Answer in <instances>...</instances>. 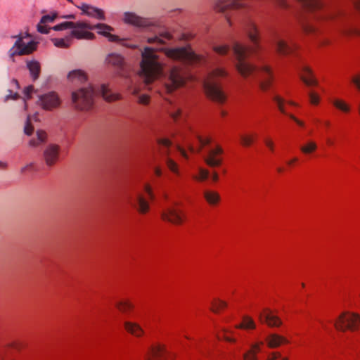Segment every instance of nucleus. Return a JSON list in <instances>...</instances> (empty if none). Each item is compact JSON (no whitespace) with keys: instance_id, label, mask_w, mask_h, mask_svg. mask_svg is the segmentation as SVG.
Listing matches in <instances>:
<instances>
[{"instance_id":"3c124183","label":"nucleus","mask_w":360,"mask_h":360,"mask_svg":"<svg viewBox=\"0 0 360 360\" xmlns=\"http://www.w3.org/2000/svg\"><path fill=\"white\" fill-rule=\"evenodd\" d=\"M144 190L147 193L148 195V198L150 199V200H154L155 198V195L153 193V191H152V188L150 187V185L148 184H146L145 186H144Z\"/></svg>"},{"instance_id":"052dcab7","label":"nucleus","mask_w":360,"mask_h":360,"mask_svg":"<svg viewBox=\"0 0 360 360\" xmlns=\"http://www.w3.org/2000/svg\"><path fill=\"white\" fill-rule=\"evenodd\" d=\"M32 165H33L32 163H30V164L25 165V167H22L20 169L21 173H24L28 168L32 167Z\"/></svg>"},{"instance_id":"79ce46f5","label":"nucleus","mask_w":360,"mask_h":360,"mask_svg":"<svg viewBox=\"0 0 360 360\" xmlns=\"http://www.w3.org/2000/svg\"><path fill=\"white\" fill-rule=\"evenodd\" d=\"M34 131V127L31 124V120L30 116L27 117L25 127H24V132L26 135L30 136Z\"/></svg>"},{"instance_id":"338daca9","label":"nucleus","mask_w":360,"mask_h":360,"mask_svg":"<svg viewBox=\"0 0 360 360\" xmlns=\"http://www.w3.org/2000/svg\"><path fill=\"white\" fill-rule=\"evenodd\" d=\"M188 148L191 150V152H192V153L195 152V148L191 144L188 145Z\"/></svg>"},{"instance_id":"7c9ffc66","label":"nucleus","mask_w":360,"mask_h":360,"mask_svg":"<svg viewBox=\"0 0 360 360\" xmlns=\"http://www.w3.org/2000/svg\"><path fill=\"white\" fill-rule=\"evenodd\" d=\"M172 39V36L168 32H163L160 34L159 36H154L151 37H148L147 39V42L148 44H165V40H169Z\"/></svg>"},{"instance_id":"423d86ee","label":"nucleus","mask_w":360,"mask_h":360,"mask_svg":"<svg viewBox=\"0 0 360 360\" xmlns=\"http://www.w3.org/2000/svg\"><path fill=\"white\" fill-rule=\"evenodd\" d=\"M96 95V90L91 84L72 92L71 98L75 108L84 112L91 110L94 106Z\"/></svg>"},{"instance_id":"de8ad7c7","label":"nucleus","mask_w":360,"mask_h":360,"mask_svg":"<svg viewBox=\"0 0 360 360\" xmlns=\"http://www.w3.org/2000/svg\"><path fill=\"white\" fill-rule=\"evenodd\" d=\"M181 113V110L179 107H174L173 110L170 111V115L174 120L176 121Z\"/></svg>"},{"instance_id":"7ed1b4c3","label":"nucleus","mask_w":360,"mask_h":360,"mask_svg":"<svg viewBox=\"0 0 360 360\" xmlns=\"http://www.w3.org/2000/svg\"><path fill=\"white\" fill-rule=\"evenodd\" d=\"M141 57L139 74L144 82L148 84L161 74L162 65L153 48H144Z\"/></svg>"},{"instance_id":"2eb2a0df","label":"nucleus","mask_w":360,"mask_h":360,"mask_svg":"<svg viewBox=\"0 0 360 360\" xmlns=\"http://www.w3.org/2000/svg\"><path fill=\"white\" fill-rule=\"evenodd\" d=\"M77 8L82 11L83 15L95 18L98 20H105V12L101 8L95 7L94 6L85 3H82L81 4V5L77 6Z\"/></svg>"},{"instance_id":"4d7b16f0","label":"nucleus","mask_w":360,"mask_h":360,"mask_svg":"<svg viewBox=\"0 0 360 360\" xmlns=\"http://www.w3.org/2000/svg\"><path fill=\"white\" fill-rule=\"evenodd\" d=\"M264 142H265L266 146L269 148V150L271 151H274V143H273V141L269 140V139H266L264 141Z\"/></svg>"},{"instance_id":"49530a36","label":"nucleus","mask_w":360,"mask_h":360,"mask_svg":"<svg viewBox=\"0 0 360 360\" xmlns=\"http://www.w3.org/2000/svg\"><path fill=\"white\" fill-rule=\"evenodd\" d=\"M278 359H281V360H288L286 357H281V355L279 352H273L270 354L267 358L266 360H276Z\"/></svg>"},{"instance_id":"774afa93","label":"nucleus","mask_w":360,"mask_h":360,"mask_svg":"<svg viewBox=\"0 0 360 360\" xmlns=\"http://www.w3.org/2000/svg\"><path fill=\"white\" fill-rule=\"evenodd\" d=\"M64 18H69V19H73V18H75V15H68L65 16Z\"/></svg>"},{"instance_id":"72a5a7b5","label":"nucleus","mask_w":360,"mask_h":360,"mask_svg":"<svg viewBox=\"0 0 360 360\" xmlns=\"http://www.w3.org/2000/svg\"><path fill=\"white\" fill-rule=\"evenodd\" d=\"M236 328L245 330L255 329L256 328V324L251 317L248 316H244L243 317L242 323L236 325Z\"/></svg>"},{"instance_id":"c756f323","label":"nucleus","mask_w":360,"mask_h":360,"mask_svg":"<svg viewBox=\"0 0 360 360\" xmlns=\"http://www.w3.org/2000/svg\"><path fill=\"white\" fill-rule=\"evenodd\" d=\"M166 353V349L164 345H157L153 347L150 351V356H147L146 360H159L158 358L161 357Z\"/></svg>"},{"instance_id":"e433bc0d","label":"nucleus","mask_w":360,"mask_h":360,"mask_svg":"<svg viewBox=\"0 0 360 360\" xmlns=\"http://www.w3.org/2000/svg\"><path fill=\"white\" fill-rule=\"evenodd\" d=\"M331 103L336 108L344 112H349L350 111L349 105L342 100L333 99L331 100Z\"/></svg>"},{"instance_id":"69168bd1","label":"nucleus","mask_w":360,"mask_h":360,"mask_svg":"<svg viewBox=\"0 0 360 360\" xmlns=\"http://www.w3.org/2000/svg\"><path fill=\"white\" fill-rule=\"evenodd\" d=\"M297 160V159L296 158H293L292 160H290L288 162V164L289 165H291L292 163H294L295 162H296Z\"/></svg>"},{"instance_id":"412c9836","label":"nucleus","mask_w":360,"mask_h":360,"mask_svg":"<svg viewBox=\"0 0 360 360\" xmlns=\"http://www.w3.org/2000/svg\"><path fill=\"white\" fill-rule=\"evenodd\" d=\"M131 205L141 214L147 213L150 209L148 201L141 194L136 195Z\"/></svg>"},{"instance_id":"20e7f679","label":"nucleus","mask_w":360,"mask_h":360,"mask_svg":"<svg viewBox=\"0 0 360 360\" xmlns=\"http://www.w3.org/2000/svg\"><path fill=\"white\" fill-rule=\"evenodd\" d=\"M228 75V72L224 68L216 67L209 72L203 82V86L207 96L214 102L220 104L225 102L226 96L217 79L226 77Z\"/></svg>"},{"instance_id":"6e6552de","label":"nucleus","mask_w":360,"mask_h":360,"mask_svg":"<svg viewBox=\"0 0 360 360\" xmlns=\"http://www.w3.org/2000/svg\"><path fill=\"white\" fill-rule=\"evenodd\" d=\"M335 328L340 331L354 332L360 327V314L351 311H344L340 314L334 323Z\"/></svg>"},{"instance_id":"dca6fc26","label":"nucleus","mask_w":360,"mask_h":360,"mask_svg":"<svg viewBox=\"0 0 360 360\" xmlns=\"http://www.w3.org/2000/svg\"><path fill=\"white\" fill-rule=\"evenodd\" d=\"M258 317L262 323H265L268 326L271 328L279 327L283 323L281 319L276 315H274L269 309H264L262 312L258 314Z\"/></svg>"},{"instance_id":"5fc2aeb1","label":"nucleus","mask_w":360,"mask_h":360,"mask_svg":"<svg viewBox=\"0 0 360 360\" xmlns=\"http://www.w3.org/2000/svg\"><path fill=\"white\" fill-rule=\"evenodd\" d=\"M34 91V86L32 85L28 86L24 90V94L27 98H30L31 97V94Z\"/></svg>"},{"instance_id":"58836bf2","label":"nucleus","mask_w":360,"mask_h":360,"mask_svg":"<svg viewBox=\"0 0 360 360\" xmlns=\"http://www.w3.org/2000/svg\"><path fill=\"white\" fill-rule=\"evenodd\" d=\"M212 49L217 54L224 56L229 52V46L228 45L214 46Z\"/></svg>"},{"instance_id":"1a4fd4ad","label":"nucleus","mask_w":360,"mask_h":360,"mask_svg":"<svg viewBox=\"0 0 360 360\" xmlns=\"http://www.w3.org/2000/svg\"><path fill=\"white\" fill-rule=\"evenodd\" d=\"M158 143L159 145V153L163 162L169 170L176 174H179V171L178 165L170 158L172 146L171 141L167 139H158Z\"/></svg>"},{"instance_id":"a18cd8bd","label":"nucleus","mask_w":360,"mask_h":360,"mask_svg":"<svg viewBox=\"0 0 360 360\" xmlns=\"http://www.w3.org/2000/svg\"><path fill=\"white\" fill-rule=\"evenodd\" d=\"M197 138H198V140L200 144V146L199 147V148L197 150V153H199L200 152V150H202V148L206 145H208L211 142V140L210 139L207 138V139H203L202 137L197 135Z\"/></svg>"},{"instance_id":"864d4df0","label":"nucleus","mask_w":360,"mask_h":360,"mask_svg":"<svg viewBox=\"0 0 360 360\" xmlns=\"http://www.w3.org/2000/svg\"><path fill=\"white\" fill-rule=\"evenodd\" d=\"M352 82L360 91V74L354 76V77H352Z\"/></svg>"},{"instance_id":"39448f33","label":"nucleus","mask_w":360,"mask_h":360,"mask_svg":"<svg viewBox=\"0 0 360 360\" xmlns=\"http://www.w3.org/2000/svg\"><path fill=\"white\" fill-rule=\"evenodd\" d=\"M162 50L167 58L185 64L197 65L207 62V58L205 56L196 54L190 46L163 49Z\"/></svg>"},{"instance_id":"393cba45","label":"nucleus","mask_w":360,"mask_h":360,"mask_svg":"<svg viewBox=\"0 0 360 360\" xmlns=\"http://www.w3.org/2000/svg\"><path fill=\"white\" fill-rule=\"evenodd\" d=\"M68 79L71 82L83 83L87 80L86 72L80 69L73 70L68 74Z\"/></svg>"},{"instance_id":"cd10ccee","label":"nucleus","mask_w":360,"mask_h":360,"mask_svg":"<svg viewBox=\"0 0 360 360\" xmlns=\"http://www.w3.org/2000/svg\"><path fill=\"white\" fill-rule=\"evenodd\" d=\"M302 71L304 72V75H301L300 78L306 85H317L318 82L316 79H314L312 71L309 67L303 66L302 68Z\"/></svg>"},{"instance_id":"f3484780","label":"nucleus","mask_w":360,"mask_h":360,"mask_svg":"<svg viewBox=\"0 0 360 360\" xmlns=\"http://www.w3.org/2000/svg\"><path fill=\"white\" fill-rule=\"evenodd\" d=\"M354 6L360 12V0H354ZM340 32L345 36H360V23L349 22L340 28Z\"/></svg>"},{"instance_id":"603ef678","label":"nucleus","mask_w":360,"mask_h":360,"mask_svg":"<svg viewBox=\"0 0 360 360\" xmlns=\"http://www.w3.org/2000/svg\"><path fill=\"white\" fill-rule=\"evenodd\" d=\"M9 94L5 96V101H7L9 99L16 100L19 98V95L18 93L13 94L11 90H8Z\"/></svg>"},{"instance_id":"6e6d98bb","label":"nucleus","mask_w":360,"mask_h":360,"mask_svg":"<svg viewBox=\"0 0 360 360\" xmlns=\"http://www.w3.org/2000/svg\"><path fill=\"white\" fill-rule=\"evenodd\" d=\"M119 41H121V39H120ZM122 44L123 46H124L129 47V48H131V49H136V48H137V47H138V46H137V45L134 44H131V43H129V42L128 41H127V40H123V39H122Z\"/></svg>"},{"instance_id":"680f3d73","label":"nucleus","mask_w":360,"mask_h":360,"mask_svg":"<svg viewBox=\"0 0 360 360\" xmlns=\"http://www.w3.org/2000/svg\"><path fill=\"white\" fill-rule=\"evenodd\" d=\"M212 179L214 181H217L219 179L218 174L216 172L212 173Z\"/></svg>"},{"instance_id":"0e129e2a","label":"nucleus","mask_w":360,"mask_h":360,"mask_svg":"<svg viewBox=\"0 0 360 360\" xmlns=\"http://www.w3.org/2000/svg\"><path fill=\"white\" fill-rule=\"evenodd\" d=\"M155 173L157 176H160L162 175V171L160 168L157 167L155 169Z\"/></svg>"},{"instance_id":"ddd939ff","label":"nucleus","mask_w":360,"mask_h":360,"mask_svg":"<svg viewBox=\"0 0 360 360\" xmlns=\"http://www.w3.org/2000/svg\"><path fill=\"white\" fill-rule=\"evenodd\" d=\"M81 22L89 25L91 27V28H84V30L89 32V30L97 29L98 34L107 37L109 41H118L120 40V38L118 36L110 34V32L113 31V28L107 24L97 23L96 25H92L90 23L85 22V21H81Z\"/></svg>"},{"instance_id":"c9c22d12","label":"nucleus","mask_w":360,"mask_h":360,"mask_svg":"<svg viewBox=\"0 0 360 360\" xmlns=\"http://www.w3.org/2000/svg\"><path fill=\"white\" fill-rule=\"evenodd\" d=\"M116 307L122 313H128L131 309H133V304L128 301H119L115 303Z\"/></svg>"},{"instance_id":"f8f14e48","label":"nucleus","mask_w":360,"mask_h":360,"mask_svg":"<svg viewBox=\"0 0 360 360\" xmlns=\"http://www.w3.org/2000/svg\"><path fill=\"white\" fill-rule=\"evenodd\" d=\"M39 105L46 110H53L60 107L61 101L57 93L50 91L39 96Z\"/></svg>"},{"instance_id":"473e14b6","label":"nucleus","mask_w":360,"mask_h":360,"mask_svg":"<svg viewBox=\"0 0 360 360\" xmlns=\"http://www.w3.org/2000/svg\"><path fill=\"white\" fill-rule=\"evenodd\" d=\"M262 345L263 342L253 345L252 348L243 355L244 360H257V352L260 351V346Z\"/></svg>"},{"instance_id":"c85d7f7f","label":"nucleus","mask_w":360,"mask_h":360,"mask_svg":"<svg viewBox=\"0 0 360 360\" xmlns=\"http://www.w3.org/2000/svg\"><path fill=\"white\" fill-rule=\"evenodd\" d=\"M46 133L44 131L37 130L36 131V136L30 140L29 146L32 147H37L44 143L46 140Z\"/></svg>"},{"instance_id":"bf43d9fd","label":"nucleus","mask_w":360,"mask_h":360,"mask_svg":"<svg viewBox=\"0 0 360 360\" xmlns=\"http://www.w3.org/2000/svg\"><path fill=\"white\" fill-rule=\"evenodd\" d=\"M289 117L292 120H294L295 122H296L300 126H303L304 125V123L301 121H300L299 120H297L294 115H289Z\"/></svg>"},{"instance_id":"c03bdc74","label":"nucleus","mask_w":360,"mask_h":360,"mask_svg":"<svg viewBox=\"0 0 360 360\" xmlns=\"http://www.w3.org/2000/svg\"><path fill=\"white\" fill-rule=\"evenodd\" d=\"M209 176V172L207 169L200 168L199 169V176H195L194 178L200 180L204 181L206 180Z\"/></svg>"},{"instance_id":"09e8293b","label":"nucleus","mask_w":360,"mask_h":360,"mask_svg":"<svg viewBox=\"0 0 360 360\" xmlns=\"http://www.w3.org/2000/svg\"><path fill=\"white\" fill-rule=\"evenodd\" d=\"M150 98L146 94H141L138 97V102L140 104L148 105L149 103Z\"/></svg>"},{"instance_id":"f257e3e1","label":"nucleus","mask_w":360,"mask_h":360,"mask_svg":"<svg viewBox=\"0 0 360 360\" xmlns=\"http://www.w3.org/2000/svg\"><path fill=\"white\" fill-rule=\"evenodd\" d=\"M244 30L252 43L251 47L244 46L238 41L233 44V52L236 58L235 65L238 73L245 79L252 77L259 82L260 89L266 91L271 86L273 75L269 66L261 65L256 66L247 60L248 56L255 53L260 49L258 40V30L252 20H247L244 24Z\"/></svg>"},{"instance_id":"2f4dec72","label":"nucleus","mask_w":360,"mask_h":360,"mask_svg":"<svg viewBox=\"0 0 360 360\" xmlns=\"http://www.w3.org/2000/svg\"><path fill=\"white\" fill-rule=\"evenodd\" d=\"M106 61L108 63L118 68H122L124 65L123 58L120 55L116 53L109 54L106 58Z\"/></svg>"},{"instance_id":"e2e57ef3","label":"nucleus","mask_w":360,"mask_h":360,"mask_svg":"<svg viewBox=\"0 0 360 360\" xmlns=\"http://www.w3.org/2000/svg\"><path fill=\"white\" fill-rule=\"evenodd\" d=\"M227 342H234L236 341L235 339L233 338H231L227 335H224V338H223Z\"/></svg>"},{"instance_id":"b1692460","label":"nucleus","mask_w":360,"mask_h":360,"mask_svg":"<svg viewBox=\"0 0 360 360\" xmlns=\"http://www.w3.org/2000/svg\"><path fill=\"white\" fill-rule=\"evenodd\" d=\"M26 67L29 70L32 79L33 81L37 80L41 73L40 63L36 60H27Z\"/></svg>"},{"instance_id":"f704fd0d","label":"nucleus","mask_w":360,"mask_h":360,"mask_svg":"<svg viewBox=\"0 0 360 360\" xmlns=\"http://www.w3.org/2000/svg\"><path fill=\"white\" fill-rule=\"evenodd\" d=\"M204 197L207 202L212 205H216L220 200L219 195L214 191H207L204 192Z\"/></svg>"},{"instance_id":"a19ab883","label":"nucleus","mask_w":360,"mask_h":360,"mask_svg":"<svg viewBox=\"0 0 360 360\" xmlns=\"http://www.w3.org/2000/svg\"><path fill=\"white\" fill-rule=\"evenodd\" d=\"M255 135H241L240 141L243 146H250L254 141Z\"/></svg>"},{"instance_id":"0eeeda50","label":"nucleus","mask_w":360,"mask_h":360,"mask_svg":"<svg viewBox=\"0 0 360 360\" xmlns=\"http://www.w3.org/2000/svg\"><path fill=\"white\" fill-rule=\"evenodd\" d=\"M28 37H30L28 34L25 35L20 34L11 37L16 39L13 46L8 51V56L13 62H15V56L28 55L36 50V42L34 41H29L27 42L25 41V39Z\"/></svg>"},{"instance_id":"6ab92c4d","label":"nucleus","mask_w":360,"mask_h":360,"mask_svg":"<svg viewBox=\"0 0 360 360\" xmlns=\"http://www.w3.org/2000/svg\"><path fill=\"white\" fill-rule=\"evenodd\" d=\"M60 146L56 144H49L44 151V158L46 164L51 167L58 161L59 158Z\"/></svg>"},{"instance_id":"ea45409f","label":"nucleus","mask_w":360,"mask_h":360,"mask_svg":"<svg viewBox=\"0 0 360 360\" xmlns=\"http://www.w3.org/2000/svg\"><path fill=\"white\" fill-rule=\"evenodd\" d=\"M212 304V307L211 310L214 313H218L221 309H224L227 307L226 302L219 300L215 302H213Z\"/></svg>"},{"instance_id":"a878e982","label":"nucleus","mask_w":360,"mask_h":360,"mask_svg":"<svg viewBox=\"0 0 360 360\" xmlns=\"http://www.w3.org/2000/svg\"><path fill=\"white\" fill-rule=\"evenodd\" d=\"M276 51L281 55H288L293 51V47L288 45L284 40L276 38L273 41Z\"/></svg>"},{"instance_id":"8fccbe9b","label":"nucleus","mask_w":360,"mask_h":360,"mask_svg":"<svg viewBox=\"0 0 360 360\" xmlns=\"http://www.w3.org/2000/svg\"><path fill=\"white\" fill-rule=\"evenodd\" d=\"M310 102L311 104L316 105L319 102V97L316 94H314L312 92L309 94Z\"/></svg>"},{"instance_id":"37998d69","label":"nucleus","mask_w":360,"mask_h":360,"mask_svg":"<svg viewBox=\"0 0 360 360\" xmlns=\"http://www.w3.org/2000/svg\"><path fill=\"white\" fill-rule=\"evenodd\" d=\"M273 100L276 103L277 106H278L279 110L282 113L286 114L284 106H283L284 100L282 98H281L280 96H274Z\"/></svg>"},{"instance_id":"a211bd4d","label":"nucleus","mask_w":360,"mask_h":360,"mask_svg":"<svg viewBox=\"0 0 360 360\" xmlns=\"http://www.w3.org/2000/svg\"><path fill=\"white\" fill-rule=\"evenodd\" d=\"M223 149L220 146L210 149L207 155L205 158V163L211 167L220 166L222 163V158L221 157Z\"/></svg>"},{"instance_id":"bb28decb","label":"nucleus","mask_w":360,"mask_h":360,"mask_svg":"<svg viewBox=\"0 0 360 360\" xmlns=\"http://www.w3.org/2000/svg\"><path fill=\"white\" fill-rule=\"evenodd\" d=\"M100 94H101L103 98L107 102H112L120 99V96L119 94L112 93L109 89L108 85L106 84H101L100 88Z\"/></svg>"},{"instance_id":"4be33fe9","label":"nucleus","mask_w":360,"mask_h":360,"mask_svg":"<svg viewBox=\"0 0 360 360\" xmlns=\"http://www.w3.org/2000/svg\"><path fill=\"white\" fill-rule=\"evenodd\" d=\"M124 328L128 333L136 338H141L144 335L143 329L136 322L126 321L124 322Z\"/></svg>"},{"instance_id":"f03ea898","label":"nucleus","mask_w":360,"mask_h":360,"mask_svg":"<svg viewBox=\"0 0 360 360\" xmlns=\"http://www.w3.org/2000/svg\"><path fill=\"white\" fill-rule=\"evenodd\" d=\"M84 28H91L89 25L82 22H63L56 25L52 27L55 31L65 30L72 29L71 32L64 38H53L51 39L54 46L58 48H68L72 42V39H94L95 35L94 33L84 30Z\"/></svg>"},{"instance_id":"4468645a","label":"nucleus","mask_w":360,"mask_h":360,"mask_svg":"<svg viewBox=\"0 0 360 360\" xmlns=\"http://www.w3.org/2000/svg\"><path fill=\"white\" fill-rule=\"evenodd\" d=\"M162 219L174 224H181L184 221L185 215L182 211L174 207H169L162 212Z\"/></svg>"},{"instance_id":"9d476101","label":"nucleus","mask_w":360,"mask_h":360,"mask_svg":"<svg viewBox=\"0 0 360 360\" xmlns=\"http://www.w3.org/2000/svg\"><path fill=\"white\" fill-rule=\"evenodd\" d=\"M188 78L186 70L183 67L174 66L169 72V83L166 84L168 92L184 85Z\"/></svg>"},{"instance_id":"13d9d810","label":"nucleus","mask_w":360,"mask_h":360,"mask_svg":"<svg viewBox=\"0 0 360 360\" xmlns=\"http://www.w3.org/2000/svg\"><path fill=\"white\" fill-rule=\"evenodd\" d=\"M177 148V150L180 152V153L181 154V155L185 158L186 159H188V155L186 153V152L185 151V150L184 148H182L181 146H176Z\"/></svg>"},{"instance_id":"aec40b11","label":"nucleus","mask_w":360,"mask_h":360,"mask_svg":"<svg viewBox=\"0 0 360 360\" xmlns=\"http://www.w3.org/2000/svg\"><path fill=\"white\" fill-rule=\"evenodd\" d=\"M265 341L269 348H276L282 344L288 343V340L285 337L277 333H270L266 337Z\"/></svg>"},{"instance_id":"5701e85b","label":"nucleus","mask_w":360,"mask_h":360,"mask_svg":"<svg viewBox=\"0 0 360 360\" xmlns=\"http://www.w3.org/2000/svg\"><path fill=\"white\" fill-rule=\"evenodd\" d=\"M57 14L43 15L37 25V31L41 34H48L52 27H48L46 23L53 22L56 18Z\"/></svg>"},{"instance_id":"4c0bfd02","label":"nucleus","mask_w":360,"mask_h":360,"mask_svg":"<svg viewBox=\"0 0 360 360\" xmlns=\"http://www.w3.org/2000/svg\"><path fill=\"white\" fill-rule=\"evenodd\" d=\"M316 148V144L313 141H310L308 142L305 146H302L300 148V150L302 153L305 154H309L314 151Z\"/></svg>"},{"instance_id":"9b49d317","label":"nucleus","mask_w":360,"mask_h":360,"mask_svg":"<svg viewBox=\"0 0 360 360\" xmlns=\"http://www.w3.org/2000/svg\"><path fill=\"white\" fill-rule=\"evenodd\" d=\"M122 20L124 23L141 28L146 29L154 26L155 23L149 18L141 17L134 12H124Z\"/></svg>"}]
</instances>
